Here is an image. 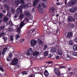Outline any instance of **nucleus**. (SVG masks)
Instances as JSON below:
<instances>
[{
  "instance_id": "nucleus-18",
  "label": "nucleus",
  "mask_w": 77,
  "mask_h": 77,
  "mask_svg": "<svg viewBox=\"0 0 77 77\" xmlns=\"http://www.w3.org/2000/svg\"><path fill=\"white\" fill-rule=\"evenodd\" d=\"M26 24V22L25 23L24 21H23L21 22L20 24V27L21 28H22V27H23L24 26V25Z\"/></svg>"
},
{
  "instance_id": "nucleus-31",
  "label": "nucleus",
  "mask_w": 77,
  "mask_h": 77,
  "mask_svg": "<svg viewBox=\"0 0 77 77\" xmlns=\"http://www.w3.org/2000/svg\"><path fill=\"white\" fill-rule=\"evenodd\" d=\"M48 47V46H47V45H44V47L43 48V50H45Z\"/></svg>"
},
{
  "instance_id": "nucleus-2",
  "label": "nucleus",
  "mask_w": 77,
  "mask_h": 77,
  "mask_svg": "<svg viewBox=\"0 0 77 77\" xmlns=\"http://www.w3.org/2000/svg\"><path fill=\"white\" fill-rule=\"evenodd\" d=\"M54 72L55 75H57V76H60L61 75V73L60 70H59L57 68H56L54 69Z\"/></svg>"
},
{
  "instance_id": "nucleus-45",
  "label": "nucleus",
  "mask_w": 77,
  "mask_h": 77,
  "mask_svg": "<svg viewBox=\"0 0 77 77\" xmlns=\"http://www.w3.org/2000/svg\"><path fill=\"white\" fill-rule=\"evenodd\" d=\"M8 30L9 32H12L13 31V29H12V28L11 27L8 28Z\"/></svg>"
},
{
  "instance_id": "nucleus-28",
  "label": "nucleus",
  "mask_w": 77,
  "mask_h": 77,
  "mask_svg": "<svg viewBox=\"0 0 77 77\" xmlns=\"http://www.w3.org/2000/svg\"><path fill=\"white\" fill-rule=\"evenodd\" d=\"M21 73L22 74H23V75L28 74V73H27V72L26 71H23Z\"/></svg>"
},
{
  "instance_id": "nucleus-9",
  "label": "nucleus",
  "mask_w": 77,
  "mask_h": 77,
  "mask_svg": "<svg viewBox=\"0 0 77 77\" xmlns=\"http://www.w3.org/2000/svg\"><path fill=\"white\" fill-rule=\"evenodd\" d=\"M75 19L72 17H69L68 18V21L69 22H72L75 21Z\"/></svg>"
},
{
  "instance_id": "nucleus-26",
  "label": "nucleus",
  "mask_w": 77,
  "mask_h": 77,
  "mask_svg": "<svg viewBox=\"0 0 77 77\" xmlns=\"http://www.w3.org/2000/svg\"><path fill=\"white\" fill-rule=\"evenodd\" d=\"M4 6L5 8H6L7 11H9V7L8 5L6 4H5Z\"/></svg>"
},
{
  "instance_id": "nucleus-32",
  "label": "nucleus",
  "mask_w": 77,
  "mask_h": 77,
  "mask_svg": "<svg viewBox=\"0 0 77 77\" xmlns=\"http://www.w3.org/2000/svg\"><path fill=\"white\" fill-rule=\"evenodd\" d=\"M2 39H4L5 42H6L7 40H8V38L5 36L3 37Z\"/></svg>"
},
{
  "instance_id": "nucleus-57",
  "label": "nucleus",
  "mask_w": 77,
  "mask_h": 77,
  "mask_svg": "<svg viewBox=\"0 0 77 77\" xmlns=\"http://www.w3.org/2000/svg\"><path fill=\"white\" fill-rule=\"evenodd\" d=\"M56 4L58 6H59V5H60V4L59 2L57 3Z\"/></svg>"
},
{
  "instance_id": "nucleus-34",
  "label": "nucleus",
  "mask_w": 77,
  "mask_h": 77,
  "mask_svg": "<svg viewBox=\"0 0 77 77\" xmlns=\"http://www.w3.org/2000/svg\"><path fill=\"white\" fill-rule=\"evenodd\" d=\"M20 34H17L16 35L15 38L16 40H17L19 38H20V35H19Z\"/></svg>"
},
{
  "instance_id": "nucleus-29",
  "label": "nucleus",
  "mask_w": 77,
  "mask_h": 77,
  "mask_svg": "<svg viewBox=\"0 0 77 77\" xmlns=\"http://www.w3.org/2000/svg\"><path fill=\"white\" fill-rule=\"evenodd\" d=\"M27 51L31 53V54H32V53H33V49L31 48H29L28 50Z\"/></svg>"
},
{
  "instance_id": "nucleus-43",
  "label": "nucleus",
  "mask_w": 77,
  "mask_h": 77,
  "mask_svg": "<svg viewBox=\"0 0 77 77\" xmlns=\"http://www.w3.org/2000/svg\"><path fill=\"white\" fill-rule=\"evenodd\" d=\"M20 3L21 4H24L25 2H24V0H20Z\"/></svg>"
},
{
  "instance_id": "nucleus-19",
  "label": "nucleus",
  "mask_w": 77,
  "mask_h": 77,
  "mask_svg": "<svg viewBox=\"0 0 77 77\" xmlns=\"http://www.w3.org/2000/svg\"><path fill=\"white\" fill-rule=\"evenodd\" d=\"M38 2H39V0H34L33 3V6H36L37 4H38Z\"/></svg>"
},
{
  "instance_id": "nucleus-39",
  "label": "nucleus",
  "mask_w": 77,
  "mask_h": 77,
  "mask_svg": "<svg viewBox=\"0 0 77 77\" xmlns=\"http://www.w3.org/2000/svg\"><path fill=\"white\" fill-rule=\"evenodd\" d=\"M43 29L44 30H48V26H45L43 28Z\"/></svg>"
},
{
  "instance_id": "nucleus-51",
  "label": "nucleus",
  "mask_w": 77,
  "mask_h": 77,
  "mask_svg": "<svg viewBox=\"0 0 77 77\" xmlns=\"http://www.w3.org/2000/svg\"><path fill=\"white\" fill-rule=\"evenodd\" d=\"M0 70H1V71H2V72H4L3 68V67H0Z\"/></svg>"
},
{
  "instance_id": "nucleus-37",
  "label": "nucleus",
  "mask_w": 77,
  "mask_h": 77,
  "mask_svg": "<svg viewBox=\"0 0 77 77\" xmlns=\"http://www.w3.org/2000/svg\"><path fill=\"white\" fill-rule=\"evenodd\" d=\"M11 11L12 12V13L13 14H14V13H15V10L14 9V8H13V7L11 8Z\"/></svg>"
},
{
  "instance_id": "nucleus-40",
  "label": "nucleus",
  "mask_w": 77,
  "mask_h": 77,
  "mask_svg": "<svg viewBox=\"0 0 77 77\" xmlns=\"http://www.w3.org/2000/svg\"><path fill=\"white\" fill-rule=\"evenodd\" d=\"M26 54L27 55V56H30V55H31V54H32V53L27 51Z\"/></svg>"
},
{
  "instance_id": "nucleus-42",
  "label": "nucleus",
  "mask_w": 77,
  "mask_h": 77,
  "mask_svg": "<svg viewBox=\"0 0 77 77\" xmlns=\"http://www.w3.org/2000/svg\"><path fill=\"white\" fill-rule=\"evenodd\" d=\"M29 19L28 18H26L25 19V20H23V21H24L26 23H27V22L29 21Z\"/></svg>"
},
{
  "instance_id": "nucleus-38",
  "label": "nucleus",
  "mask_w": 77,
  "mask_h": 77,
  "mask_svg": "<svg viewBox=\"0 0 77 77\" xmlns=\"http://www.w3.org/2000/svg\"><path fill=\"white\" fill-rule=\"evenodd\" d=\"M48 51H46L44 52V56H48Z\"/></svg>"
},
{
  "instance_id": "nucleus-23",
  "label": "nucleus",
  "mask_w": 77,
  "mask_h": 77,
  "mask_svg": "<svg viewBox=\"0 0 77 77\" xmlns=\"http://www.w3.org/2000/svg\"><path fill=\"white\" fill-rule=\"evenodd\" d=\"M39 52H37V51H35L34 52L33 55V56H38V54H39Z\"/></svg>"
},
{
  "instance_id": "nucleus-15",
  "label": "nucleus",
  "mask_w": 77,
  "mask_h": 77,
  "mask_svg": "<svg viewBox=\"0 0 77 77\" xmlns=\"http://www.w3.org/2000/svg\"><path fill=\"white\" fill-rule=\"evenodd\" d=\"M44 74L45 77H48V75H49V73H48L47 70H45L44 72Z\"/></svg>"
},
{
  "instance_id": "nucleus-53",
  "label": "nucleus",
  "mask_w": 77,
  "mask_h": 77,
  "mask_svg": "<svg viewBox=\"0 0 77 77\" xmlns=\"http://www.w3.org/2000/svg\"><path fill=\"white\" fill-rule=\"evenodd\" d=\"M52 56H53V55H52L51 54H49V58H51V57H52Z\"/></svg>"
},
{
  "instance_id": "nucleus-12",
  "label": "nucleus",
  "mask_w": 77,
  "mask_h": 77,
  "mask_svg": "<svg viewBox=\"0 0 77 77\" xmlns=\"http://www.w3.org/2000/svg\"><path fill=\"white\" fill-rule=\"evenodd\" d=\"M20 8H18L16 10V12L17 14H19L20 12H22V8L20 7Z\"/></svg>"
},
{
  "instance_id": "nucleus-1",
  "label": "nucleus",
  "mask_w": 77,
  "mask_h": 77,
  "mask_svg": "<svg viewBox=\"0 0 77 77\" xmlns=\"http://www.w3.org/2000/svg\"><path fill=\"white\" fill-rule=\"evenodd\" d=\"M77 3V0H70L68 3L67 6L69 7H71Z\"/></svg>"
},
{
  "instance_id": "nucleus-33",
  "label": "nucleus",
  "mask_w": 77,
  "mask_h": 77,
  "mask_svg": "<svg viewBox=\"0 0 77 77\" xmlns=\"http://www.w3.org/2000/svg\"><path fill=\"white\" fill-rule=\"evenodd\" d=\"M7 61L9 62L10 61H11V60H12V58L10 57H8L7 58Z\"/></svg>"
},
{
  "instance_id": "nucleus-63",
  "label": "nucleus",
  "mask_w": 77,
  "mask_h": 77,
  "mask_svg": "<svg viewBox=\"0 0 77 77\" xmlns=\"http://www.w3.org/2000/svg\"><path fill=\"white\" fill-rule=\"evenodd\" d=\"M75 17L76 18H77V14H76L75 15Z\"/></svg>"
},
{
  "instance_id": "nucleus-8",
  "label": "nucleus",
  "mask_w": 77,
  "mask_h": 77,
  "mask_svg": "<svg viewBox=\"0 0 77 77\" xmlns=\"http://www.w3.org/2000/svg\"><path fill=\"white\" fill-rule=\"evenodd\" d=\"M55 9H56V8L54 7H52L49 10V13H51V14H52V13H54V11H55Z\"/></svg>"
},
{
  "instance_id": "nucleus-4",
  "label": "nucleus",
  "mask_w": 77,
  "mask_h": 77,
  "mask_svg": "<svg viewBox=\"0 0 77 77\" xmlns=\"http://www.w3.org/2000/svg\"><path fill=\"white\" fill-rule=\"evenodd\" d=\"M73 35V33L72 32H69L67 35V38L68 39H71L72 37V36Z\"/></svg>"
},
{
  "instance_id": "nucleus-47",
  "label": "nucleus",
  "mask_w": 77,
  "mask_h": 77,
  "mask_svg": "<svg viewBox=\"0 0 77 77\" xmlns=\"http://www.w3.org/2000/svg\"><path fill=\"white\" fill-rule=\"evenodd\" d=\"M20 63H19L16 65L17 68H20Z\"/></svg>"
},
{
  "instance_id": "nucleus-46",
  "label": "nucleus",
  "mask_w": 77,
  "mask_h": 77,
  "mask_svg": "<svg viewBox=\"0 0 77 77\" xmlns=\"http://www.w3.org/2000/svg\"><path fill=\"white\" fill-rule=\"evenodd\" d=\"M18 17V14L17 13L15 14L14 15V18H17V17Z\"/></svg>"
},
{
  "instance_id": "nucleus-25",
  "label": "nucleus",
  "mask_w": 77,
  "mask_h": 77,
  "mask_svg": "<svg viewBox=\"0 0 77 77\" xmlns=\"http://www.w3.org/2000/svg\"><path fill=\"white\" fill-rule=\"evenodd\" d=\"M8 20V17H5L3 18V21L5 23H6Z\"/></svg>"
},
{
  "instance_id": "nucleus-3",
  "label": "nucleus",
  "mask_w": 77,
  "mask_h": 77,
  "mask_svg": "<svg viewBox=\"0 0 77 77\" xmlns=\"http://www.w3.org/2000/svg\"><path fill=\"white\" fill-rule=\"evenodd\" d=\"M18 62V59L17 58H14L12 61L11 64L12 65H17Z\"/></svg>"
},
{
  "instance_id": "nucleus-5",
  "label": "nucleus",
  "mask_w": 77,
  "mask_h": 77,
  "mask_svg": "<svg viewBox=\"0 0 77 77\" xmlns=\"http://www.w3.org/2000/svg\"><path fill=\"white\" fill-rule=\"evenodd\" d=\"M30 44L32 46H35L37 44V41L35 39L32 40L31 41Z\"/></svg>"
},
{
  "instance_id": "nucleus-14",
  "label": "nucleus",
  "mask_w": 77,
  "mask_h": 77,
  "mask_svg": "<svg viewBox=\"0 0 77 77\" xmlns=\"http://www.w3.org/2000/svg\"><path fill=\"white\" fill-rule=\"evenodd\" d=\"M67 57L69 59L65 58V60H70L72 59L71 57V55L68 54H67Z\"/></svg>"
},
{
  "instance_id": "nucleus-64",
  "label": "nucleus",
  "mask_w": 77,
  "mask_h": 77,
  "mask_svg": "<svg viewBox=\"0 0 77 77\" xmlns=\"http://www.w3.org/2000/svg\"><path fill=\"white\" fill-rule=\"evenodd\" d=\"M24 41V40L23 39H21V40L20 42H23V41Z\"/></svg>"
},
{
  "instance_id": "nucleus-6",
  "label": "nucleus",
  "mask_w": 77,
  "mask_h": 77,
  "mask_svg": "<svg viewBox=\"0 0 77 77\" xmlns=\"http://www.w3.org/2000/svg\"><path fill=\"white\" fill-rule=\"evenodd\" d=\"M20 7L22 8V9H27L29 8V5L28 4H24V5H20Z\"/></svg>"
},
{
  "instance_id": "nucleus-22",
  "label": "nucleus",
  "mask_w": 77,
  "mask_h": 77,
  "mask_svg": "<svg viewBox=\"0 0 77 77\" xmlns=\"http://www.w3.org/2000/svg\"><path fill=\"white\" fill-rule=\"evenodd\" d=\"M25 15L26 16H27L28 17H29L30 16L31 14H30V12L27 11L25 13Z\"/></svg>"
},
{
  "instance_id": "nucleus-54",
  "label": "nucleus",
  "mask_w": 77,
  "mask_h": 77,
  "mask_svg": "<svg viewBox=\"0 0 77 77\" xmlns=\"http://www.w3.org/2000/svg\"><path fill=\"white\" fill-rule=\"evenodd\" d=\"M53 62L52 61H51L48 62L47 63H52Z\"/></svg>"
},
{
  "instance_id": "nucleus-59",
  "label": "nucleus",
  "mask_w": 77,
  "mask_h": 77,
  "mask_svg": "<svg viewBox=\"0 0 77 77\" xmlns=\"http://www.w3.org/2000/svg\"><path fill=\"white\" fill-rule=\"evenodd\" d=\"M56 59H59V56H57L56 57Z\"/></svg>"
},
{
  "instance_id": "nucleus-24",
  "label": "nucleus",
  "mask_w": 77,
  "mask_h": 77,
  "mask_svg": "<svg viewBox=\"0 0 77 77\" xmlns=\"http://www.w3.org/2000/svg\"><path fill=\"white\" fill-rule=\"evenodd\" d=\"M73 50L74 51H77V45H75L73 47Z\"/></svg>"
},
{
  "instance_id": "nucleus-61",
  "label": "nucleus",
  "mask_w": 77,
  "mask_h": 77,
  "mask_svg": "<svg viewBox=\"0 0 77 77\" xmlns=\"http://www.w3.org/2000/svg\"><path fill=\"white\" fill-rule=\"evenodd\" d=\"M46 18H47L46 19ZM45 19H46V20H47V19H48V17H47V16H45Z\"/></svg>"
},
{
  "instance_id": "nucleus-7",
  "label": "nucleus",
  "mask_w": 77,
  "mask_h": 77,
  "mask_svg": "<svg viewBox=\"0 0 77 77\" xmlns=\"http://www.w3.org/2000/svg\"><path fill=\"white\" fill-rule=\"evenodd\" d=\"M77 7H73L70 10V11L72 13V12H75L77 10Z\"/></svg>"
},
{
  "instance_id": "nucleus-58",
  "label": "nucleus",
  "mask_w": 77,
  "mask_h": 77,
  "mask_svg": "<svg viewBox=\"0 0 77 77\" xmlns=\"http://www.w3.org/2000/svg\"><path fill=\"white\" fill-rule=\"evenodd\" d=\"M29 17V19H30L31 20L32 19V18H33V16H32L30 15Z\"/></svg>"
},
{
  "instance_id": "nucleus-10",
  "label": "nucleus",
  "mask_w": 77,
  "mask_h": 77,
  "mask_svg": "<svg viewBox=\"0 0 77 77\" xmlns=\"http://www.w3.org/2000/svg\"><path fill=\"white\" fill-rule=\"evenodd\" d=\"M68 27H69V29H73L74 28V24L72 23H68Z\"/></svg>"
},
{
  "instance_id": "nucleus-20",
  "label": "nucleus",
  "mask_w": 77,
  "mask_h": 77,
  "mask_svg": "<svg viewBox=\"0 0 77 77\" xmlns=\"http://www.w3.org/2000/svg\"><path fill=\"white\" fill-rule=\"evenodd\" d=\"M69 44L70 45H74V42H73V40L71 39L69 41Z\"/></svg>"
},
{
  "instance_id": "nucleus-30",
  "label": "nucleus",
  "mask_w": 77,
  "mask_h": 77,
  "mask_svg": "<svg viewBox=\"0 0 77 77\" xmlns=\"http://www.w3.org/2000/svg\"><path fill=\"white\" fill-rule=\"evenodd\" d=\"M20 3V2L18 0H16L15 1V4L17 5H18Z\"/></svg>"
},
{
  "instance_id": "nucleus-35",
  "label": "nucleus",
  "mask_w": 77,
  "mask_h": 77,
  "mask_svg": "<svg viewBox=\"0 0 77 77\" xmlns=\"http://www.w3.org/2000/svg\"><path fill=\"white\" fill-rule=\"evenodd\" d=\"M58 54L59 55H60V56H61V55H62V51H61L58 50Z\"/></svg>"
},
{
  "instance_id": "nucleus-49",
  "label": "nucleus",
  "mask_w": 77,
  "mask_h": 77,
  "mask_svg": "<svg viewBox=\"0 0 77 77\" xmlns=\"http://www.w3.org/2000/svg\"><path fill=\"white\" fill-rule=\"evenodd\" d=\"M12 56H13V54H12L11 53L10 54H9V57L12 58Z\"/></svg>"
},
{
  "instance_id": "nucleus-56",
  "label": "nucleus",
  "mask_w": 77,
  "mask_h": 77,
  "mask_svg": "<svg viewBox=\"0 0 77 77\" xmlns=\"http://www.w3.org/2000/svg\"><path fill=\"white\" fill-rule=\"evenodd\" d=\"M7 2H8V0H4L3 3H6Z\"/></svg>"
},
{
  "instance_id": "nucleus-41",
  "label": "nucleus",
  "mask_w": 77,
  "mask_h": 77,
  "mask_svg": "<svg viewBox=\"0 0 77 77\" xmlns=\"http://www.w3.org/2000/svg\"><path fill=\"white\" fill-rule=\"evenodd\" d=\"M9 24L10 26H13V24L12 23V22L11 21V20L9 21Z\"/></svg>"
},
{
  "instance_id": "nucleus-55",
  "label": "nucleus",
  "mask_w": 77,
  "mask_h": 77,
  "mask_svg": "<svg viewBox=\"0 0 77 77\" xmlns=\"http://www.w3.org/2000/svg\"><path fill=\"white\" fill-rule=\"evenodd\" d=\"M62 68H65V66H62L60 67V69H62Z\"/></svg>"
},
{
  "instance_id": "nucleus-21",
  "label": "nucleus",
  "mask_w": 77,
  "mask_h": 77,
  "mask_svg": "<svg viewBox=\"0 0 77 77\" xmlns=\"http://www.w3.org/2000/svg\"><path fill=\"white\" fill-rule=\"evenodd\" d=\"M51 51L52 53H54L56 52V48H52L51 49Z\"/></svg>"
},
{
  "instance_id": "nucleus-48",
  "label": "nucleus",
  "mask_w": 77,
  "mask_h": 77,
  "mask_svg": "<svg viewBox=\"0 0 77 77\" xmlns=\"http://www.w3.org/2000/svg\"><path fill=\"white\" fill-rule=\"evenodd\" d=\"M3 17V14L2 13H0V18H2Z\"/></svg>"
},
{
  "instance_id": "nucleus-62",
  "label": "nucleus",
  "mask_w": 77,
  "mask_h": 77,
  "mask_svg": "<svg viewBox=\"0 0 77 77\" xmlns=\"http://www.w3.org/2000/svg\"><path fill=\"white\" fill-rule=\"evenodd\" d=\"M1 35H5V32H2V33H1Z\"/></svg>"
},
{
  "instance_id": "nucleus-16",
  "label": "nucleus",
  "mask_w": 77,
  "mask_h": 77,
  "mask_svg": "<svg viewBox=\"0 0 77 77\" xmlns=\"http://www.w3.org/2000/svg\"><path fill=\"white\" fill-rule=\"evenodd\" d=\"M37 41L38 42V44L39 45H42V44H43V42L42 41V40L38 39H37Z\"/></svg>"
},
{
  "instance_id": "nucleus-44",
  "label": "nucleus",
  "mask_w": 77,
  "mask_h": 77,
  "mask_svg": "<svg viewBox=\"0 0 77 77\" xmlns=\"http://www.w3.org/2000/svg\"><path fill=\"white\" fill-rule=\"evenodd\" d=\"M10 40L11 41H14V36L11 35L10 37Z\"/></svg>"
},
{
  "instance_id": "nucleus-52",
  "label": "nucleus",
  "mask_w": 77,
  "mask_h": 77,
  "mask_svg": "<svg viewBox=\"0 0 77 77\" xmlns=\"http://www.w3.org/2000/svg\"><path fill=\"white\" fill-rule=\"evenodd\" d=\"M64 3L66 6L67 5V0H65L64 1Z\"/></svg>"
},
{
  "instance_id": "nucleus-27",
  "label": "nucleus",
  "mask_w": 77,
  "mask_h": 77,
  "mask_svg": "<svg viewBox=\"0 0 77 77\" xmlns=\"http://www.w3.org/2000/svg\"><path fill=\"white\" fill-rule=\"evenodd\" d=\"M23 17H24V14H20L19 17V19L21 20V19H23Z\"/></svg>"
},
{
  "instance_id": "nucleus-36",
  "label": "nucleus",
  "mask_w": 77,
  "mask_h": 77,
  "mask_svg": "<svg viewBox=\"0 0 77 77\" xmlns=\"http://www.w3.org/2000/svg\"><path fill=\"white\" fill-rule=\"evenodd\" d=\"M42 5L43 6V7L45 8H47V5H45V3H42Z\"/></svg>"
},
{
  "instance_id": "nucleus-11",
  "label": "nucleus",
  "mask_w": 77,
  "mask_h": 77,
  "mask_svg": "<svg viewBox=\"0 0 77 77\" xmlns=\"http://www.w3.org/2000/svg\"><path fill=\"white\" fill-rule=\"evenodd\" d=\"M8 50V48L6 47H5L3 49V50L2 52V54L3 55V56H4V54H5V53H6V51Z\"/></svg>"
},
{
  "instance_id": "nucleus-60",
  "label": "nucleus",
  "mask_w": 77,
  "mask_h": 77,
  "mask_svg": "<svg viewBox=\"0 0 77 77\" xmlns=\"http://www.w3.org/2000/svg\"><path fill=\"white\" fill-rule=\"evenodd\" d=\"M2 11L4 13H6V10H2Z\"/></svg>"
},
{
  "instance_id": "nucleus-50",
  "label": "nucleus",
  "mask_w": 77,
  "mask_h": 77,
  "mask_svg": "<svg viewBox=\"0 0 77 77\" xmlns=\"http://www.w3.org/2000/svg\"><path fill=\"white\" fill-rule=\"evenodd\" d=\"M39 7H38V9H39V10H41L42 11V8H41V5H39Z\"/></svg>"
},
{
  "instance_id": "nucleus-13",
  "label": "nucleus",
  "mask_w": 77,
  "mask_h": 77,
  "mask_svg": "<svg viewBox=\"0 0 77 77\" xmlns=\"http://www.w3.org/2000/svg\"><path fill=\"white\" fill-rule=\"evenodd\" d=\"M21 27H18L17 28V33L19 35H21V33L20 32H21Z\"/></svg>"
},
{
  "instance_id": "nucleus-17",
  "label": "nucleus",
  "mask_w": 77,
  "mask_h": 77,
  "mask_svg": "<svg viewBox=\"0 0 77 77\" xmlns=\"http://www.w3.org/2000/svg\"><path fill=\"white\" fill-rule=\"evenodd\" d=\"M5 25L0 26V32L3 31V30H5Z\"/></svg>"
}]
</instances>
